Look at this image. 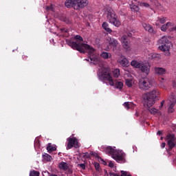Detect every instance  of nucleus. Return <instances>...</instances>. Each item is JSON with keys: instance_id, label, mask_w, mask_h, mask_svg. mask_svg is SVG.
I'll return each mask as SVG.
<instances>
[{"instance_id": "1", "label": "nucleus", "mask_w": 176, "mask_h": 176, "mask_svg": "<svg viewBox=\"0 0 176 176\" xmlns=\"http://www.w3.org/2000/svg\"><path fill=\"white\" fill-rule=\"evenodd\" d=\"M75 42L69 41L67 45L70 46L73 50H76L80 53H88L89 59H85V60L90 62L91 64L98 65L100 63V58L98 56V53L96 50L86 43H82L83 38L80 35L74 36Z\"/></svg>"}, {"instance_id": "2", "label": "nucleus", "mask_w": 176, "mask_h": 176, "mask_svg": "<svg viewBox=\"0 0 176 176\" xmlns=\"http://www.w3.org/2000/svg\"><path fill=\"white\" fill-rule=\"evenodd\" d=\"M100 68L98 69V76L100 80H107L109 85L114 87L115 89L122 90L123 89V82L119 80H113V77L111 76V69L107 67H104L100 60L99 63H97Z\"/></svg>"}, {"instance_id": "3", "label": "nucleus", "mask_w": 176, "mask_h": 176, "mask_svg": "<svg viewBox=\"0 0 176 176\" xmlns=\"http://www.w3.org/2000/svg\"><path fill=\"white\" fill-rule=\"evenodd\" d=\"M160 95V91L157 89H154L148 93L144 94L143 100L144 106L147 108L152 107L156 100V98Z\"/></svg>"}, {"instance_id": "4", "label": "nucleus", "mask_w": 176, "mask_h": 176, "mask_svg": "<svg viewBox=\"0 0 176 176\" xmlns=\"http://www.w3.org/2000/svg\"><path fill=\"white\" fill-rule=\"evenodd\" d=\"M159 47L158 48L163 52L165 53V56H170V50L172 46L171 42L168 39L166 36H162L159 39L157 42Z\"/></svg>"}, {"instance_id": "5", "label": "nucleus", "mask_w": 176, "mask_h": 176, "mask_svg": "<svg viewBox=\"0 0 176 176\" xmlns=\"http://www.w3.org/2000/svg\"><path fill=\"white\" fill-rule=\"evenodd\" d=\"M131 65L135 68L140 69L141 72L146 75H148L150 73L151 66L149 63H142L140 62H137V60H132Z\"/></svg>"}, {"instance_id": "6", "label": "nucleus", "mask_w": 176, "mask_h": 176, "mask_svg": "<svg viewBox=\"0 0 176 176\" xmlns=\"http://www.w3.org/2000/svg\"><path fill=\"white\" fill-rule=\"evenodd\" d=\"M107 20L116 28L120 27V21L118 19V16L113 10H109L107 12Z\"/></svg>"}, {"instance_id": "7", "label": "nucleus", "mask_w": 176, "mask_h": 176, "mask_svg": "<svg viewBox=\"0 0 176 176\" xmlns=\"http://www.w3.org/2000/svg\"><path fill=\"white\" fill-rule=\"evenodd\" d=\"M125 153L122 150L116 149L112 158L118 162H124Z\"/></svg>"}, {"instance_id": "8", "label": "nucleus", "mask_w": 176, "mask_h": 176, "mask_svg": "<svg viewBox=\"0 0 176 176\" xmlns=\"http://www.w3.org/2000/svg\"><path fill=\"white\" fill-rule=\"evenodd\" d=\"M105 44L108 49L113 48L115 50L118 47V45H119V42L114 38L108 37L105 41Z\"/></svg>"}, {"instance_id": "9", "label": "nucleus", "mask_w": 176, "mask_h": 176, "mask_svg": "<svg viewBox=\"0 0 176 176\" xmlns=\"http://www.w3.org/2000/svg\"><path fill=\"white\" fill-rule=\"evenodd\" d=\"M74 9L79 10V9H83L85 6H87L89 1L87 0H73Z\"/></svg>"}, {"instance_id": "10", "label": "nucleus", "mask_w": 176, "mask_h": 176, "mask_svg": "<svg viewBox=\"0 0 176 176\" xmlns=\"http://www.w3.org/2000/svg\"><path fill=\"white\" fill-rule=\"evenodd\" d=\"M67 142H69L67 143V149H71L73 147H74L75 148H78L80 147V144L79 142L78 141V139L76 138H67Z\"/></svg>"}, {"instance_id": "11", "label": "nucleus", "mask_w": 176, "mask_h": 176, "mask_svg": "<svg viewBox=\"0 0 176 176\" xmlns=\"http://www.w3.org/2000/svg\"><path fill=\"white\" fill-rule=\"evenodd\" d=\"M152 86L148 78H142L139 80V87L142 89H148Z\"/></svg>"}, {"instance_id": "12", "label": "nucleus", "mask_w": 176, "mask_h": 176, "mask_svg": "<svg viewBox=\"0 0 176 176\" xmlns=\"http://www.w3.org/2000/svg\"><path fill=\"white\" fill-rule=\"evenodd\" d=\"M120 41L121 42V44L122 45V47L124 50L126 51L131 50V44L129 41L128 37L126 35H123L120 38Z\"/></svg>"}, {"instance_id": "13", "label": "nucleus", "mask_w": 176, "mask_h": 176, "mask_svg": "<svg viewBox=\"0 0 176 176\" xmlns=\"http://www.w3.org/2000/svg\"><path fill=\"white\" fill-rule=\"evenodd\" d=\"M176 104V96L174 95H170L169 97V103L168 107V112L172 113L174 112V107Z\"/></svg>"}, {"instance_id": "14", "label": "nucleus", "mask_w": 176, "mask_h": 176, "mask_svg": "<svg viewBox=\"0 0 176 176\" xmlns=\"http://www.w3.org/2000/svg\"><path fill=\"white\" fill-rule=\"evenodd\" d=\"M166 142H168L169 149H173L176 145L175 135L173 134H168L166 135Z\"/></svg>"}, {"instance_id": "15", "label": "nucleus", "mask_w": 176, "mask_h": 176, "mask_svg": "<svg viewBox=\"0 0 176 176\" xmlns=\"http://www.w3.org/2000/svg\"><path fill=\"white\" fill-rule=\"evenodd\" d=\"M175 27L173 23L168 22L166 24L163 25L161 28L162 32H166L167 30H174Z\"/></svg>"}, {"instance_id": "16", "label": "nucleus", "mask_w": 176, "mask_h": 176, "mask_svg": "<svg viewBox=\"0 0 176 176\" xmlns=\"http://www.w3.org/2000/svg\"><path fill=\"white\" fill-rule=\"evenodd\" d=\"M167 21V18L164 16L157 17L155 22V25L160 27L161 25L164 24Z\"/></svg>"}, {"instance_id": "17", "label": "nucleus", "mask_w": 176, "mask_h": 176, "mask_svg": "<svg viewBox=\"0 0 176 176\" xmlns=\"http://www.w3.org/2000/svg\"><path fill=\"white\" fill-rule=\"evenodd\" d=\"M118 63L123 67H126L129 64V60L124 56L121 55L118 59Z\"/></svg>"}, {"instance_id": "18", "label": "nucleus", "mask_w": 176, "mask_h": 176, "mask_svg": "<svg viewBox=\"0 0 176 176\" xmlns=\"http://www.w3.org/2000/svg\"><path fill=\"white\" fill-rule=\"evenodd\" d=\"M116 150V149L113 148V147L110 146H106L104 148V151L105 152V153L107 155H110L112 157L113 156V154L115 153Z\"/></svg>"}, {"instance_id": "19", "label": "nucleus", "mask_w": 176, "mask_h": 176, "mask_svg": "<svg viewBox=\"0 0 176 176\" xmlns=\"http://www.w3.org/2000/svg\"><path fill=\"white\" fill-rule=\"evenodd\" d=\"M100 57L103 59L107 60L109 58H112V54L110 52H105V51H102L100 52Z\"/></svg>"}, {"instance_id": "20", "label": "nucleus", "mask_w": 176, "mask_h": 176, "mask_svg": "<svg viewBox=\"0 0 176 176\" xmlns=\"http://www.w3.org/2000/svg\"><path fill=\"white\" fill-rule=\"evenodd\" d=\"M155 72L157 75L162 76L166 74V69L162 67H155Z\"/></svg>"}, {"instance_id": "21", "label": "nucleus", "mask_w": 176, "mask_h": 176, "mask_svg": "<svg viewBox=\"0 0 176 176\" xmlns=\"http://www.w3.org/2000/svg\"><path fill=\"white\" fill-rule=\"evenodd\" d=\"M103 30H104L109 34L112 33L113 30L109 28V23L107 22H104L102 25Z\"/></svg>"}, {"instance_id": "22", "label": "nucleus", "mask_w": 176, "mask_h": 176, "mask_svg": "<svg viewBox=\"0 0 176 176\" xmlns=\"http://www.w3.org/2000/svg\"><path fill=\"white\" fill-rule=\"evenodd\" d=\"M143 28L145 29L146 31H148L149 33L153 32V27L147 23H143L142 24Z\"/></svg>"}, {"instance_id": "23", "label": "nucleus", "mask_w": 176, "mask_h": 176, "mask_svg": "<svg viewBox=\"0 0 176 176\" xmlns=\"http://www.w3.org/2000/svg\"><path fill=\"white\" fill-rule=\"evenodd\" d=\"M59 168L60 170H67L69 168V165L67 162H62L59 164Z\"/></svg>"}, {"instance_id": "24", "label": "nucleus", "mask_w": 176, "mask_h": 176, "mask_svg": "<svg viewBox=\"0 0 176 176\" xmlns=\"http://www.w3.org/2000/svg\"><path fill=\"white\" fill-rule=\"evenodd\" d=\"M65 6L66 8H74V0H67L65 2Z\"/></svg>"}, {"instance_id": "25", "label": "nucleus", "mask_w": 176, "mask_h": 176, "mask_svg": "<svg viewBox=\"0 0 176 176\" xmlns=\"http://www.w3.org/2000/svg\"><path fill=\"white\" fill-rule=\"evenodd\" d=\"M151 113H153V115H157L158 116L162 115L161 112L160 110H157L155 108H151L149 109Z\"/></svg>"}, {"instance_id": "26", "label": "nucleus", "mask_w": 176, "mask_h": 176, "mask_svg": "<svg viewBox=\"0 0 176 176\" xmlns=\"http://www.w3.org/2000/svg\"><path fill=\"white\" fill-rule=\"evenodd\" d=\"M43 159L45 160V161H47V162H51V160H52V157L50 155H49L48 153H44L43 154Z\"/></svg>"}, {"instance_id": "27", "label": "nucleus", "mask_w": 176, "mask_h": 176, "mask_svg": "<svg viewBox=\"0 0 176 176\" xmlns=\"http://www.w3.org/2000/svg\"><path fill=\"white\" fill-rule=\"evenodd\" d=\"M47 150L48 151L49 153H52L53 151H55L56 150V148L54 145H52L51 144H49Z\"/></svg>"}, {"instance_id": "28", "label": "nucleus", "mask_w": 176, "mask_h": 176, "mask_svg": "<svg viewBox=\"0 0 176 176\" xmlns=\"http://www.w3.org/2000/svg\"><path fill=\"white\" fill-rule=\"evenodd\" d=\"M123 105L126 109H129V108L133 109L134 107V104L132 102H124Z\"/></svg>"}, {"instance_id": "29", "label": "nucleus", "mask_w": 176, "mask_h": 176, "mask_svg": "<svg viewBox=\"0 0 176 176\" xmlns=\"http://www.w3.org/2000/svg\"><path fill=\"white\" fill-rule=\"evenodd\" d=\"M112 73L114 78H118L120 76V70L118 69H114Z\"/></svg>"}, {"instance_id": "30", "label": "nucleus", "mask_w": 176, "mask_h": 176, "mask_svg": "<svg viewBox=\"0 0 176 176\" xmlns=\"http://www.w3.org/2000/svg\"><path fill=\"white\" fill-rule=\"evenodd\" d=\"M157 57H160V54H153V53H150L148 54V58L149 59H154V58H155Z\"/></svg>"}, {"instance_id": "31", "label": "nucleus", "mask_w": 176, "mask_h": 176, "mask_svg": "<svg viewBox=\"0 0 176 176\" xmlns=\"http://www.w3.org/2000/svg\"><path fill=\"white\" fill-rule=\"evenodd\" d=\"M40 147V141L38 138H36L34 141V148L36 150V148Z\"/></svg>"}, {"instance_id": "32", "label": "nucleus", "mask_w": 176, "mask_h": 176, "mask_svg": "<svg viewBox=\"0 0 176 176\" xmlns=\"http://www.w3.org/2000/svg\"><path fill=\"white\" fill-rule=\"evenodd\" d=\"M30 176H39V172H37V170H31Z\"/></svg>"}, {"instance_id": "33", "label": "nucleus", "mask_w": 176, "mask_h": 176, "mask_svg": "<svg viewBox=\"0 0 176 176\" xmlns=\"http://www.w3.org/2000/svg\"><path fill=\"white\" fill-rule=\"evenodd\" d=\"M131 9L132 12H138L139 10V8L136 5L131 6Z\"/></svg>"}, {"instance_id": "34", "label": "nucleus", "mask_w": 176, "mask_h": 176, "mask_svg": "<svg viewBox=\"0 0 176 176\" xmlns=\"http://www.w3.org/2000/svg\"><path fill=\"white\" fill-rule=\"evenodd\" d=\"M133 81L131 79H126V85L129 87H131L132 86Z\"/></svg>"}, {"instance_id": "35", "label": "nucleus", "mask_w": 176, "mask_h": 176, "mask_svg": "<svg viewBox=\"0 0 176 176\" xmlns=\"http://www.w3.org/2000/svg\"><path fill=\"white\" fill-rule=\"evenodd\" d=\"M94 167L96 170H99L100 169V164H98V162L94 163Z\"/></svg>"}, {"instance_id": "36", "label": "nucleus", "mask_w": 176, "mask_h": 176, "mask_svg": "<svg viewBox=\"0 0 176 176\" xmlns=\"http://www.w3.org/2000/svg\"><path fill=\"white\" fill-rule=\"evenodd\" d=\"M46 10H52V12H54V6L51 5V6H47Z\"/></svg>"}, {"instance_id": "37", "label": "nucleus", "mask_w": 176, "mask_h": 176, "mask_svg": "<svg viewBox=\"0 0 176 176\" xmlns=\"http://www.w3.org/2000/svg\"><path fill=\"white\" fill-rule=\"evenodd\" d=\"M121 176H131L128 172H124V170H121Z\"/></svg>"}, {"instance_id": "38", "label": "nucleus", "mask_w": 176, "mask_h": 176, "mask_svg": "<svg viewBox=\"0 0 176 176\" xmlns=\"http://www.w3.org/2000/svg\"><path fill=\"white\" fill-rule=\"evenodd\" d=\"M141 6H144V8H149V4L146 3H141Z\"/></svg>"}, {"instance_id": "39", "label": "nucleus", "mask_w": 176, "mask_h": 176, "mask_svg": "<svg viewBox=\"0 0 176 176\" xmlns=\"http://www.w3.org/2000/svg\"><path fill=\"white\" fill-rule=\"evenodd\" d=\"M79 166L83 169V170H85L86 168V166H85V164H79Z\"/></svg>"}, {"instance_id": "40", "label": "nucleus", "mask_w": 176, "mask_h": 176, "mask_svg": "<svg viewBox=\"0 0 176 176\" xmlns=\"http://www.w3.org/2000/svg\"><path fill=\"white\" fill-rule=\"evenodd\" d=\"M109 166L111 168H113L114 165H113V162L112 161H109Z\"/></svg>"}, {"instance_id": "41", "label": "nucleus", "mask_w": 176, "mask_h": 176, "mask_svg": "<svg viewBox=\"0 0 176 176\" xmlns=\"http://www.w3.org/2000/svg\"><path fill=\"white\" fill-rule=\"evenodd\" d=\"M159 80L162 84H164L166 82V80L163 78H160Z\"/></svg>"}, {"instance_id": "42", "label": "nucleus", "mask_w": 176, "mask_h": 176, "mask_svg": "<svg viewBox=\"0 0 176 176\" xmlns=\"http://www.w3.org/2000/svg\"><path fill=\"white\" fill-rule=\"evenodd\" d=\"M109 176H119V175L115 174L113 172H109Z\"/></svg>"}, {"instance_id": "43", "label": "nucleus", "mask_w": 176, "mask_h": 176, "mask_svg": "<svg viewBox=\"0 0 176 176\" xmlns=\"http://www.w3.org/2000/svg\"><path fill=\"white\" fill-rule=\"evenodd\" d=\"M165 146H166L165 142H163V143L161 144L162 148H165Z\"/></svg>"}, {"instance_id": "44", "label": "nucleus", "mask_w": 176, "mask_h": 176, "mask_svg": "<svg viewBox=\"0 0 176 176\" xmlns=\"http://www.w3.org/2000/svg\"><path fill=\"white\" fill-rule=\"evenodd\" d=\"M164 104V101H162L161 102V105L160 106V109L163 107Z\"/></svg>"}, {"instance_id": "45", "label": "nucleus", "mask_w": 176, "mask_h": 176, "mask_svg": "<svg viewBox=\"0 0 176 176\" xmlns=\"http://www.w3.org/2000/svg\"><path fill=\"white\" fill-rule=\"evenodd\" d=\"M61 31H62V32H65V33L67 32V29H62Z\"/></svg>"}, {"instance_id": "46", "label": "nucleus", "mask_w": 176, "mask_h": 176, "mask_svg": "<svg viewBox=\"0 0 176 176\" xmlns=\"http://www.w3.org/2000/svg\"><path fill=\"white\" fill-rule=\"evenodd\" d=\"M162 135V131H159L157 132V135Z\"/></svg>"}, {"instance_id": "47", "label": "nucleus", "mask_w": 176, "mask_h": 176, "mask_svg": "<svg viewBox=\"0 0 176 176\" xmlns=\"http://www.w3.org/2000/svg\"><path fill=\"white\" fill-rule=\"evenodd\" d=\"M129 77V76H131V75H129V74H126L125 75H124V77L126 78V77Z\"/></svg>"}, {"instance_id": "48", "label": "nucleus", "mask_w": 176, "mask_h": 176, "mask_svg": "<svg viewBox=\"0 0 176 176\" xmlns=\"http://www.w3.org/2000/svg\"><path fill=\"white\" fill-rule=\"evenodd\" d=\"M173 87L176 88V82H173Z\"/></svg>"}, {"instance_id": "49", "label": "nucleus", "mask_w": 176, "mask_h": 176, "mask_svg": "<svg viewBox=\"0 0 176 176\" xmlns=\"http://www.w3.org/2000/svg\"><path fill=\"white\" fill-rule=\"evenodd\" d=\"M50 176H57L56 175H54V174H52L50 175Z\"/></svg>"}, {"instance_id": "50", "label": "nucleus", "mask_w": 176, "mask_h": 176, "mask_svg": "<svg viewBox=\"0 0 176 176\" xmlns=\"http://www.w3.org/2000/svg\"><path fill=\"white\" fill-rule=\"evenodd\" d=\"M128 36H129V37H131L132 34H131V33H130V34H129Z\"/></svg>"}, {"instance_id": "51", "label": "nucleus", "mask_w": 176, "mask_h": 176, "mask_svg": "<svg viewBox=\"0 0 176 176\" xmlns=\"http://www.w3.org/2000/svg\"><path fill=\"white\" fill-rule=\"evenodd\" d=\"M65 22L66 23H69V21H67L66 20H65Z\"/></svg>"}, {"instance_id": "52", "label": "nucleus", "mask_w": 176, "mask_h": 176, "mask_svg": "<svg viewBox=\"0 0 176 176\" xmlns=\"http://www.w3.org/2000/svg\"><path fill=\"white\" fill-rule=\"evenodd\" d=\"M53 41H54V39L50 40V42H53Z\"/></svg>"}, {"instance_id": "53", "label": "nucleus", "mask_w": 176, "mask_h": 176, "mask_svg": "<svg viewBox=\"0 0 176 176\" xmlns=\"http://www.w3.org/2000/svg\"><path fill=\"white\" fill-rule=\"evenodd\" d=\"M53 41H54V39L50 40V42H53Z\"/></svg>"}, {"instance_id": "54", "label": "nucleus", "mask_w": 176, "mask_h": 176, "mask_svg": "<svg viewBox=\"0 0 176 176\" xmlns=\"http://www.w3.org/2000/svg\"><path fill=\"white\" fill-rule=\"evenodd\" d=\"M174 30H176V26L175 27Z\"/></svg>"}, {"instance_id": "55", "label": "nucleus", "mask_w": 176, "mask_h": 176, "mask_svg": "<svg viewBox=\"0 0 176 176\" xmlns=\"http://www.w3.org/2000/svg\"><path fill=\"white\" fill-rule=\"evenodd\" d=\"M161 140H163V137H161Z\"/></svg>"}, {"instance_id": "56", "label": "nucleus", "mask_w": 176, "mask_h": 176, "mask_svg": "<svg viewBox=\"0 0 176 176\" xmlns=\"http://www.w3.org/2000/svg\"><path fill=\"white\" fill-rule=\"evenodd\" d=\"M109 1H114V0H109Z\"/></svg>"}]
</instances>
